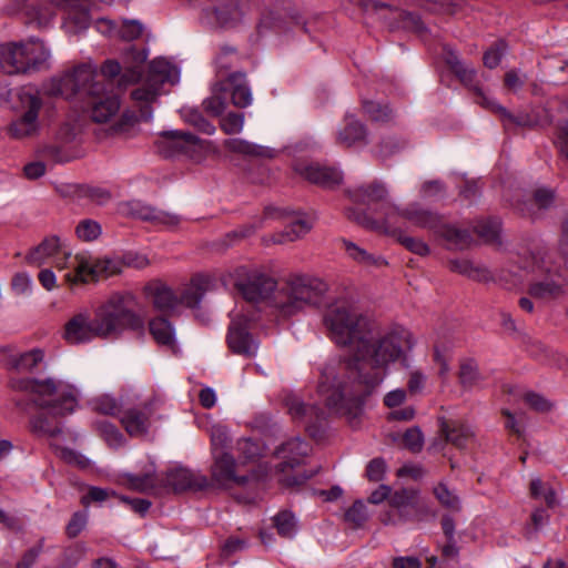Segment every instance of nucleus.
<instances>
[{
  "mask_svg": "<svg viewBox=\"0 0 568 568\" xmlns=\"http://www.w3.org/2000/svg\"><path fill=\"white\" fill-rule=\"evenodd\" d=\"M235 285L247 302L257 303L266 298L275 288L273 277L257 270H248L245 266L234 271Z\"/></svg>",
  "mask_w": 568,
  "mask_h": 568,
  "instance_id": "obj_11",
  "label": "nucleus"
},
{
  "mask_svg": "<svg viewBox=\"0 0 568 568\" xmlns=\"http://www.w3.org/2000/svg\"><path fill=\"white\" fill-rule=\"evenodd\" d=\"M130 396H121L115 398L111 395H101L91 402L92 409L103 415L115 416L120 419L124 406Z\"/></svg>",
  "mask_w": 568,
  "mask_h": 568,
  "instance_id": "obj_39",
  "label": "nucleus"
},
{
  "mask_svg": "<svg viewBox=\"0 0 568 568\" xmlns=\"http://www.w3.org/2000/svg\"><path fill=\"white\" fill-rule=\"evenodd\" d=\"M346 215L364 227H372V224L398 225L399 221H404L413 226L436 232L440 223V217L436 212L424 207L418 202L408 203L405 207L387 203L383 205V217L381 219H373L367 213L352 207L346 210Z\"/></svg>",
  "mask_w": 568,
  "mask_h": 568,
  "instance_id": "obj_5",
  "label": "nucleus"
},
{
  "mask_svg": "<svg viewBox=\"0 0 568 568\" xmlns=\"http://www.w3.org/2000/svg\"><path fill=\"white\" fill-rule=\"evenodd\" d=\"M91 116L95 122H106L120 109L119 98L113 93H105L104 90L98 95H91Z\"/></svg>",
  "mask_w": 568,
  "mask_h": 568,
  "instance_id": "obj_29",
  "label": "nucleus"
},
{
  "mask_svg": "<svg viewBox=\"0 0 568 568\" xmlns=\"http://www.w3.org/2000/svg\"><path fill=\"white\" fill-rule=\"evenodd\" d=\"M70 262L77 268V274H64V281L69 285L88 283L100 276L119 274L123 270V263L119 258L103 257L91 261L87 256H78L71 258Z\"/></svg>",
  "mask_w": 568,
  "mask_h": 568,
  "instance_id": "obj_10",
  "label": "nucleus"
},
{
  "mask_svg": "<svg viewBox=\"0 0 568 568\" xmlns=\"http://www.w3.org/2000/svg\"><path fill=\"white\" fill-rule=\"evenodd\" d=\"M159 152L171 158L178 154H185L190 158H197L209 149L210 142L199 136L180 130L164 131L158 140Z\"/></svg>",
  "mask_w": 568,
  "mask_h": 568,
  "instance_id": "obj_9",
  "label": "nucleus"
},
{
  "mask_svg": "<svg viewBox=\"0 0 568 568\" xmlns=\"http://www.w3.org/2000/svg\"><path fill=\"white\" fill-rule=\"evenodd\" d=\"M85 546L75 544L67 548L63 552V568L75 567L85 556Z\"/></svg>",
  "mask_w": 568,
  "mask_h": 568,
  "instance_id": "obj_60",
  "label": "nucleus"
},
{
  "mask_svg": "<svg viewBox=\"0 0 568 568\" xmlns=\"http://www.w3.org/2000/svg\"><path fill=\"white\" fill-rule=\"evenodd\" d=\"M131 214L140 220L166 227H175L182 221V216L179 214L162 211L142 202L131 203Z\"/></svg>",
  "mask_w": 568,
  "mask_h": 568,
  "instance_id": "obj_23",
  "label": "nucleus"
},
{
  "mask_svg": "<svg viewBox=\"0 0 568 568\" xmlns=\"http://www.w3.org/2000/svg\"><path fill=\"white\" fill-rule=\"evenodd\" d=\"M148 58L145 49H138L131 45L123 55L124 73L119 81L120 85L136 82L141 77V67Z\"/></svg>",
  "mask_w": 568,
  "mask_h": 568,
  "instance_id": "obj_28",
  "label": "nucleus"
},
{
  "mask_svg": "<svg viewBox=\"0 0 568 568\" xmlns=\"http://www.w3.org/2000/svg\"><path fill=\"white\" fill-rule=\"evenodd\" d=\"M283 400L292 419L307 428L325 418V412L322 408L304 403L296 394H287Z\"/></svg>",
  "mask_w": 568,
  "mask_h": 568,
  "instance_id": "obj_19",
  "label": "nucleus"
},
{
  "mask_svg": "<svg viewBox=\"0 0 568 568\" xmlns=\"http://www.w3.org/2000/svg\"><path fill=\"white\" fill-rule=\"evenodd\" d=\"M204 295V287L200 280H193L191 285L186 287L182 293L178 294L179 305H185L187 307H196L202 301Z\"/></svg>",
  "mask_w": 568,
  "mask_h": 568,
  "instance_id": "obj_48",
  "label": "nucleus"
},
{
  "mask_svg": "<svg viewBox=\"0 0 568 568\" xmlns=\"http://www.w3.org/2000/svg\"><path fill=\"white\" fill-rule=\"evenodd\" d=\"M343 246L349 258L366 267H382L387 262L381 255H374L354 242L343 240Z\"/></svg>",
  "mask_w": 568,
  "mask_h": 568,
  "instance_id": "obj_36",
  "label": "nucleus"
},
{
  "mask_svg": "<svg viewBox=\"0 0 568 568\" xmlns=\"http://www.w3.org/2000/svg\"><path fill=\"white\" fill-rule=\"evenodd\" d=\"M474 232L488 244H500V221L498 219H481L474 225Z\"/></svg>",
  "mask_w": 568,
  "mask_h": 568,
  "instance_id": "obj_42",
  "label": "nucleus"
},
{
  "mask_svg": "<svg viewBox=\"0 0 568 568\" xmlns=\"http://www.w3.org/2000/svg\"><path fill=\"white\" fill-rule=\"evenodd\" d=\"M161 484L175 493L200 491L209 486V479L200 471L184 467H175L161 476Z\"/></svg>",
  "mask_w": 568,
  "mask_h": 568,
  "instance_id": "obj_14",
  "label": "nucleus"
},
{
  "mask_svg": "<svg viewBox=\"0 0 568 568\" xmlns=\"http://www.w3.org/2000/svg\"><path fill=\"white\" fill-rule=\"evenodd\" d=\"M100 337L95 316L87 310L73 314L64 324L63 338L71 345L89 343Z\"/></svg>",
  "mask_w": 568,
  "mask_h": 568,
  "instance_id": "obj_13",
  "label": "nucleus"
},
{
  "mask_svg": "<svg viewBox=\"0 0 568 568\" xmlns=\"http://www.w3.org/2000/svg\"><path fill=\"white\" fill-rule=\"evenodd\" d=\"M555 144L560 154L568 161V120L558 123L555 134Z\"/></svg>",
  "mask_w": 568,
  "mask_h": 568,
  "instance_id": "obj_64",
  "label": "nucleus"
},
{
  "mask_svg": "<svg viewBox=\"0 0 568 568\" xmlns=\"http://www.w3.org/2000/svg\"><path fill=\"white\" fill-rule=\"evenodd\" d=\"M150 333L156 343L172 349L175 347V333L171 323L164 317H156L150 322Z\"/></svg>",
  "mask_w": 568,
  "mask_h": 568,
  "instance_id": "obj_40",
  "label": "nucleus"
},
{
  "mask_svg": "<svg viewBox=\"0 0 568 568\" xmlns=\"http://www.w3.org/2000/svg\"><path fill=\"white\" fill-rule=\"evenodd\" d=\"M444 59L450 70L459 78L463 83L466 85L474 84L476 71L473 68L467 67L454 50L446 48Z\"/></svg>",
  "mask_w": 568,
  "mask_h": 568,
  "instance_id": "obj_41",
  "label": "nucleus"
},
{
  "mask_svg": "<svg viewBox=\"0 0 568 568\" xmlns=\"http://www.w3.org/2000/svg\"><path fill=\"white\" fill-rule=\"evenodd\" d=\"M101 225L90 219L82 220L75 227L78 237L84 242L97 240L101 235Z\"/></svg>",
  "mask_w": 568,
  "mask_h": 568,
  "instance_id": "obj_57",
  "label": "nucleus"
},
{
  "mask_svg": "<svg viewBox=\"0 0 568 568\" xmlns=\"http://www.w3.org/2000/svg\"><path fill=\"white\" fill-rule=\"evenodd\" d=\"M103 90H105V85L99 79L95 70L91 65L83 64L59 79H52L47 93L53 97L60 95L70 99L77 93H83L89 97L98 95Z\"/></svg>",
  "mask_w": 568,
  "mask_h": 568,
  "instance_id": "obj_7",
  "label": "nucleus"
},
{
  "mask_svg": "<svg viewBox=\"0 0 568 568\" xmlns=\"http://www.w3.org/2000/svg\"><path fill=\"white\" fill-rule=\"evenodd\" d=\"M153 304L161 312H171L179 306V296L170 287L160 286L154 291Z\"/></svg>",
  "mask_w": 568,
  "mask_h": 568,
  "instance_id": "obj_44",
  "label": "nucleus"
},
{
  "mask_svg": "<svg viewBox=\"0 0 568 568\" xmlns=\"http://www.w3.org/2000/svg\"><path fill=\"white\" fill-rule=\"evenodd\" d=\"M88 523L87 511H77L72 515L70 521L65 527V532L69 538H75L85 528Z\"/></svg>",
  "mask_w": 568,
  "mask_h": 568,
  "instance_id": "obj_62",
  "label": "nucleus"
},
{
  "mask_svg": "<svg viewBox=\"0 0 568 568\" xmlns=\"http://www.w3.org/2000/svg\"><path fill=\"white\" fill-rule=\"evenodd\" d=\"M181 115L186 123L191 124L202 133L212 135L215 132V126L196 109L183 108L181 110Z\"/></svg>",
  "mask_w": 568,
  "mask_h": 568,
  "instance_id": "obj_46",
  "label": "nucleus"
},
{
  "mask_svg": "<svg viewBox=\"0 0 568 568\" xmlns=\"http://www.w3.org/2000/svg\"><path fill=\"white\" fill-rule=\"evenodd\" d=\"M212 479L220 486H242L247 483V476L236 475V462L229 452L213 456Z\"/></svg>",
  "mask_w": 568,
  "mask_h": 568,
  "instance_id": "obj_17",
  "label": "nucleus"
},
{
  "mask_svg": "<svg viewBox=\"0 0 568 568\" xmlns=\"http://www.w3.org/2000/svg\"><path fill=\"white\" fill-rule=\"evenodd\" d=\"M62 250L63 245L60 239L58 236H49L27 255V262L34 266H40L47 258L60 254Z\"/></svg>",
  "mask_w": 568,
  "mask_h": 568,
  "instance_id": "obj_33",
  "label": "nucleus"
},
{
  "mask_svg": "<svg viewBox=\"0 0 568 568\" xmlns=\"http://www.w3.org/2000/svg\"><path fill=\"white\" fill-rule=\"evenodd\" d=\"M440 429L446 440L460 449L465 448L474 437L470 427L458 420L442 422Z\"/></svg>",
  "mask_w": 568,
  "mask_h": 568,
  "instance_id": "obj_31",
  "label": "nucleus"
},
{
  "mask_svg": "<svg viewBox=\"0 0 568 568\" xmlns=\"http://www.w3.org/2000/svg\"><path fill=\"white\" fill-rule=\"evenodd\" d=\"M250 321L241 313H232L227 334V344L232 352L245 357L254 356L258 348L257 342L248 332Z\"/></svg>",
  "mask_w": 568,
  "mask_h": 568,
  "instance_id": "obj_12",
  "label": "nucleus"
},
{
  "mask_svg": "<svg viewBox=\"0 0 568 568\" xmlns=\"http://www.w3.org/2000/svg\"><path fill=\"white\" fill-rule=\"evenodd\" d=\"M134 302L131 293H114L95 310L100 338H114L126 329L143 328L144 321L134 312Z\"/></svg>",
  "mask_w": 568,
  "mask_h": 568,
  "instance_id": "obj_4",
  "label": "nucleus"
},
{
  "mask_svg": "<svg viewBox=\"0 0 568 568\" xmlns=\"http://www.w3.org/2000/svg\"><path fill=\"white\" fill-rule=\"evenodd\" d=\"M296 172L311 183L325 189H333L343 181L342 173L335 168L323 166L317 163L297 165Z\"/></svg>",
  "mask_w": 568,
  "mask_h": 568,
  "instance_id": "obj_22",
  "label": "nucleus"
},
{
  "mask_svg": "<svg viewBox=\"0 0 568 568\" xmlns=\"http://www.w3.org/2000/svg\"><path fill=\"white\" fill-rule=\"evenodd\" d=\"M24 58V42L1 43L0 72L8 75L27 74Z\"/></svg>",
  "mask_w": 568,
  "mask_h": 568,
  "instance_id": "obj_21",
  "label": "nucleus"
},
{
  "mask_svg": "<svg viewBox=\"0 0 568 568\" xmlns=\"http://www.w3.org/2000/svg\"><path fill=\"white\" fill-rule=\"evenodd\" d=\"M368 229L395 237L406 250L416 255L427 256L430 253L427 243L422 239L407 235L398 225L372 224Z\"/></svg>",
  "mask_w": 568,
  "mask_h": 568,
  "instance_id": "obj_24",
  "label": "nucleus"
},
{
  "mask_svg": "<svg viewBox=\"0 0 568 568\" xmlns=\"http://www.w3.org/2000/svg\"><path fill=\"white\" fill-rule=\"evenodd\" d=\"M363 108L369 119L375 122H388L394 118V113L387 104L365 101Z\"/></svg>",
  "mask_w": 568,
  "mask_h": 568,
  "instance_id": "obj_54",
  "label": "nucleus"
},
{
  "mask_svg": "<svg viewBox=\"0 0 568 568\" xmlns=\"http://www.w3.org/2000/svg\"><path fill=\"white\" fill-rule=\"evenodd\" d=\"M9 387L28 394L31 403L41 409L29 422L30 432L39 437L59 436L62 433L59 418L72 414L78 407L77 388L61 379L11 378Z\"/></svg>",
  "mask_w": 568,
  "mask_h": 568,
  "instance_id": "obj_2",
  "label": "nucleus"
},
{
  "mask_svg": "<svg viewBox=\"0 0 568 568\" xmlns=\"http://www.w3.org/2000/svg\"><path fill=\"white\" fill-rule=\"evenodd\" d=\"M481 376L478 372L477 364L467 359L460 364L459 368V382L465 388H473L479 384Z\"/></svg>",
  "mask_w": 568,
  "mask_h": 568,
  "instance_id": "obj_49",
  "label": "nucleus"
},
{
  "mask_svg": "<svg viewBox=\"0 0 568 568\" xmlns=\"http://www.w3.org/2000/svg\"><path fill=\"white\" fill-rule=\"evenodd\" d=\"M152 413L151 400L138 405L134 398L130 397L120 415V423L131 436H143L150 427V416Z\"/></svg>",
  "mask_w": 568,
  "mask_h": 568,
  "instance_id": "obj_15",
  "label": "nucleus"
},
{
  "mask_svg": "<svg viewBox=\"0 0 568 568\" xmlns=\"http://www.w3.org/2000/svg\"><path fill=\"white\" fill-rule=\"evenodd\" d=\"M312 229V222L306 219L293 221L277 240L278 243L292 242L305 235Z\"/></svg>",
  "mask_w": 568,
  "mask_h": 568,
  "instance_id": "obj_55",
  "label": "nucleus"
},
{
  "mask_svg": "<svg viewBox=\"0 0 568 568\" xmlns=\"http://www.w3.org/2000/svg\"><path fill=\"white\" fill-rule=\"evenodd\" d=\"M245 116L244 113L229 112L221 116L220 128L229 135L239 134L244 128Z\"/></svg>",
  "mask_w": 568,
  "mask_h": 568,
  "instance_id": "obj_56",
  "label": "nucleus"
},
{
  "mask_svg": "<svg viewBox=\"0 0 568 568\" xmlns=\"http://www.w3.org/2000/svg\"><path fill=\"white\" fill-rule=\"evenodd\" d=\"M274 525L278 535L284 538H292L297 531L295 517L291 511L287 510L280 511L274 517Z\"/></svg>",
  "mask_w": 568,
  "mask_h": 568,
  "instance_id": "obj_51",
  "label": "nucleus"
},
{
  "mask_svg": "<svg viewBox=\"0 0 568 568\" xmlns=\"http://www.w3.org/2000/svg\"><path fill=\"white\" fill-rule=\"evenodd\" d=\"M17 109L22 115L39 119V113L43 106L41 91L33 84L22 85L17 90Z\"/></svg>",
  "mask_w": 568,
  "mask_h": 568,
  "instance_id": "obj_26",
  "label": "nucleus"
},
{
  "mask_svg": "<svg viewBox=\"0 0 568 568\" xmlns=\"http://www.w3.org/2000/svg\"><path fill=\"white\" fill-rule=\"evenodd\" d=\"M39 119L20 114L7 128V133L16 140L33 138L39 133Z\"/></svg>",
  "mask_w": 568,
  "mask_h": 568,
  "instance_id": "obj_35",
  "label": "nucleus"
},
{
  "mask_svg": "<svg viewBox=\"0 0 568 568\" xmlns=\"http://www.w3.org/2000/svg\"><path fill=\"white\" fill-rule=\"evenodd\" d=\"M403 442L410 452L418 453L423 448L424 436L418 427H412L403 435Z\"/></svg>",
  "mask_w": 568,
  "mask_h": 568,
  "instance_id": "obj_61",
  "label": "nucleus"
},
{
  "mask_svg": "<svg viewBox=\"0 0 568 568\" xmlns=\"http://www.w3.org/2000/svg\"><path fill=\"white\" fill-rule=\"evenodd\" d=\"M310 452V445L300 438H292L283 443L276 450L275 455L282 462L276 466L280 474H286L294 467L298 466Z\"/></svg>",
  "mask_w": 568,
  "mask_h": 568,
  "instance_id": "obj_20",
  "label": "nucleus"
},
{
  "mask_svg": "<svg viewBox=\"0 0 568 568\" xmlns=\"http://www.w3.org/2000/svg\"><path fill=\"white\" fill-rule=\"evenodd\" d=\"M418 495L417 490L403 488L389 495V505L394 508L402 509L412 506Z\"/></svg>",
  "mask_w": 568,
  "mask_h": 568,
  "instance_id": "obj_59",
  "label": "nucleus"
},
{
  "mask_svg": "<svg viewBox=\"0 0 568 568\" xmlns=\"http://www.w3.org/2000/svg\"><path fill=\"white\" fill-rule=\"evenodd\" d=\"M347 194L349 199L354 202L362 204H372L382 202L378 213L379 217H383V205L387 204L386 202L388 197V190L381 182H373L367 185H361L355 189L348 190Z\"/></svg>",
  "mask_w": 568,
  "mask_h": 568,
  "instance_id": "obj_25",
  "label": "nucleus"
},
{
  "mask_svg": "<svg viewBox=\"0 0 568 568\" xmlns=\"http://www.w3.org/2000/svg\"><path fill=\"white\" fill-rule=\"evenodd\" d=\"M219 81L225 85V92L234 106L247 108L252 104L253 95L244 72L236 71L224 75L220 71Z\"/></svg>",
  "mask_w": 568,
  "mask_h": 568,
  "instance_id": "obj_16",
  "label": "nucleus"
},
{
  "mask_svg": "<svg viewBox=\"0 0 568 568\" xmlns=\"http://www.w3.org/2000/svg\"><path fill=\"white\" fill-rule=\"evenodd\" d=\"M128 485L138 491H148L154 488L158 484H161V477L154 473H145L143 475H126Z\"/></svg>",
  "mask_w": 568,
  "mask_h": 568,
  "instance_id": "obj_52",
  "label": "nucleus"
},
{
  "mask_svg": "<svg viewBox=\"0 0 568 568\" xmlns=\"http://www.w3.org/2000/svg\"><path fill=\"white\" fill-rule=\"evenodd\" d=\"M436 233L446 241L447 247L453 250L468 248L474 242L473 235L468 230L450 224H439Z\"/></svg>",
  "mask_w": 568,
  "mask_h": 568,
  "instance_id": "obj_30",
  "label": "nucleus"
},
{
  "mask_svg": "<svg viewBox=\"0 0 568 568\" xmlns=\"http://www.w3.org/2000/svg\"><path fill=\"white\" fill-rule=\"evenodd\" d=\"M523 399L531 409L538 413H548L554 408V403L544 395L532 390L526 392L523 395Z\"/></svg>",
  "mask_w": 568,
  "mask_h": 568,
  "instance_id": "obj_58",
  "label": "nucleus"
},
{
  "mask_svg": "<svg viewBox=\"0 0 568 568\" xmlns=\"http://www.w3.org/2000/svg\"><path fill=\"white\" fill-rule=\"evenodd\" d=\"M449 267L456 273L477 281H484L487 278V270L479 265H475L469 260H453L449 262Z\"/></svg>",
  "mask_w": 568,
  "mask_h": 568,
  "instance_id": "obj_45",
  "label": "nucleus"
},
{
  "mask_svg": "<svg viewBox=\"0 0 568 568\" xmlns=\"http://www.w3.org/2000/svg\"><path fill=\"white\" fill-rule=\"evenodd\" d=\"M337 143L342 146H353L358 143H367V132L365 125L354 115H346L344 124L337 131Z\"/></svg>",
  "mask_w": 568,
  "mask_h": 568,
  "instance_id": "obj_27",
  "label": "nucleus"
},
{
  "mask_svg": "<svg viewBox=\"0 0 568 568\" xmlns=\"http://www.w3.org/2000/svg\"><path fill=\"white\" fill-rule=\"evenodd\" d=\"M250 9V0H221L202 9L200 21L211 29H233L244 21Z\"/></svg>",
  "mask_w": 568,
  "mask_h": 568,
  "instance_id": "obj_8",
  "label": "nucleus"
},
{
  "mask_svg": "<svg viewBox=\"0 0 568 568\" xmlns=\"http://www.w3.org/2000/svg\"><path fill=\"white\" fill-rule=\"evenodd\" d=\"M565 283L566 280L560 274L556 278L547 277L544 281L531 284L529 294L540 300L555 298L564 293Z\"/></svg>",
  "mask_w": 568,
  "mask_h": 568,
  "instance_id": "obj_34",
  "label": "nucleus"
},
{
  "mask_svg": "<svg viewBox=\"0 0 568 568\" xmlns=\"http://www.w3.org/2000/svg\"><path fill=\"white\" fill-rule=\"evenodd\" d=\"M224 148L231 152L243 154V155H266V150L262 146L250 143L243 139H227L224 141Z\"/></svg>",
  "mask_w": 568,
  "mask_h": 568,
  "instance_id": "obj_47",
  "label": "nucleus"
},
{
  "mask_svg": "<svg viewBox=\"0 0 568 568\" xmlns=\"http://www.w3.org/2000/svg\"><path fill=\"white\" fill-rule=\"evenodd\" d=\"M204 110L213 116H222L227 106L225 85L217 80L212 84L211 95L203 101Z\"/></svg>",
  "mask_w": 568,
  "mask_h": 568,
  "instance_id": "obj_37",
  "label": "nucleus"
},
{
  "mask_svg": "<svg viewBox=\"0 0 568 568\" xmlns=\"http://www.w3.org/2000/svg\"><path fill=\"white\" fill-rule=\"evenodd\" d=\"M179 78V69L163 58L154 59L149 64L145 79L131 92L133 101L139 106L140 120L149 121L152 118V104L162 93V87L165 83H176Z\"/></svg>",
  "mask_w": 568,
  "mask_h": 568,
  "instance_id": "obj_6",
  "label": "nucleus"
},
{
  "mask_svg": "<svg viewBox=\"0 0 568 568\" xmlns=\"http://www.w3.org/2000/svg\"><path fill=\"white\" fill-rule=\"evenodd\" d=\"M324 324L331 339L347 348L349 358L324 365L317 393L332 413L354 420L365 398L383 382L387 366L406 362L404 337L396 331L381 332L374 320L344 302L326 310Z\"/></svg>",
  "mask_w": 568,
  "mask_h": 568,
  "instance_id": "obj_1",
  "label": "nucleus"
},
{
  "mask_svg": "<svg viewBox=\"0 0 568 568\" xmlns=\"http://www.w3.org/2000/svg\"><path fill=\"white\" fill-rule=\"evenodd\" d=\"M474 90L478 94L477 102L498 113L506 130L509 131L516 128H534L537 124V120L528 112L520 111L517 114H513L503 105L489 100L477 87H474Z\"/></svg>",
  "mask_w": 568,
  "mask_h": 568,
  "instance_id": "obj_18",
  "label": "nucleus"
},
{
  "mask_svg": "<svg viewBox=\"0 0 568 568\" xmlns=\"http://www.w3.org/2000/svg\"><path fill=\"white\" fill-rule=\"evenodd\" d=\"M43 352L39 348L22 353L10 358V367L18 372H32L42 361Z\"/></svg>",
  "mask_w": 568,
  "mask_h": 568,
  "instance_id": "obj_43",
  "label": "nucleus"
},
{
  "mask_svg": "<svg viewBox=\"0 0 568 568\" xmlns=\"http://www.w3.org/2000/svg\"><path fill=\"white\" fill-rule=\"evenodd\" d=\"M212 455H220L221 452H227L230 437L224 426L214 425L210 429Z\"/></svg>",
  "mask_w": 568,
  "mask_h": 568,
  "instance_id": "obj_53",
  "label": "nucleus"
},
{
  "mask_svg": "<svg viewBox=\"0 0 568 568\" xmlns=\"http://www.w3.org/2000/svg\"><path fill=\"white\" fill-rule=\"evenodd\" d=\"M555 201V193L549 189L536 190L532 200L528 205H524L520 210L524 214L538 219L542 215L544 211L548 210Z\"/></svg>",
  "mask_w": 568,
  "mask_h": 568,
  "instance_id": "obj_38",
  "label": "nucleus"
},
{
  "mask_svg": "<svg viewBox=\"0 0 568 568\" xmlns=\"http://www.w3.org/2000/svg\"><path fill=\"white\" fill-rule=\"evenodd\" d=\"M55 454L67 464L77 465L82 468L89 465V460L73 449L57 446Z\"/></svg>",
  "mask_w": 568,
  "mask_h": 568,
  "instance_id": "obj_63",
  "label": "nucleus"
},
{
  "mask_svg": "<svg viewBox=\"0 0 568 568\" xmlns=\"http://www.w3.org/2000/svg\"><path fill=\"white\" fill-rule=\"evenodd\" d=\"M433 491L437 500L445 508L453 511H459L462 509L459 497L454 491L449 490L446 484L439 483L434 487Z\"/></svg>",
  "mask_w": 568,
  "mask_h": 568,
  "instance_id": "obj_50",
  "label": "nucleus"
},
{
  "mask_svg": "<svg viewBox=\"0 0 568 568\" xmlns=\"http://www.w3.org/2000/svg\"><path fill=\"white\" fill-rule=\"evenodd\" d=\"M24 55L28 74L43 69L50 58V52L42 42L29 41L24 42Z\"/></svg>",
  "mask_w": 568,
  "mask_h": 568,
  "instance_id": "obj_32",
  "label": "nucleus"
},
{
  "mask_svg": "<svg viewBox=\"0 0 568 568\" xmlns=\"http://www.w3.org/2000/svg\"><path fill=\"white\" fill-rule=\"evenodd\" d=\"M326 291V283L317 277L292 275L273 295L272 304L278 316L287 318L306 307L318 306Z\"/></svg>",
  "mask_w": 568,
  "mask_h": 568,
  "instance_id": "obj_3",
  "label": "nucleus"
}]
</instances>
